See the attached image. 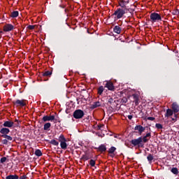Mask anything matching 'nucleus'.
<instances>
[{
	"label": "nucleus",
	"instance_id": "1",
	"mask_svg": "<svg viewBox=\"0 0 179 179\" xmlns=\"http://www.w3.org/2000/svg\"><path fill=\"white\" fill-rule=\"evenodd\" d=\"M12 103L14 107H16L17 108L26 107V106H27V100L26 99H17L15 101H13Z\"/></svg>",
	"mask_w": 179,
	"mask_h": 179
},
{
	"label": "nucleus",
	"instance_id": "2",
	"mask_svg": "<svg viewBox=\"0 0 179 179\" xmlns=\"http://www.w3.org/2000/svg\"><path fill=\"white\" fill-rule=\"evenodd\" d=\"M130 143L133 146L139 148H144L145 144L142 143V136L138 137V138L132 139Z\"/></svg>",
	"mask_w": 179,
	"mask_h": 179
},
{
	"label": "nucleus",
	"instance_id": "3",
	"mask_svg": "<svg viewBox=\"0 0 179 179\" xmlns=\"http://www.w3.org/2000/svg\"><path fill=\"white\" fill-rule=\"evenodd\" d=\"M150 21L152 23L156 22L162 21V16L157 13H152L150 15Z\"/></svg>",
	"mask_w": 179,
	"mask_h": 179
},
{
	"label": "nucleus",
	"instance_id": "4",
	"mask_svg": "<svg viewBox=\"0 0 179 179\" xmlns=\"http://www.w3.org/2000/svg\"><path fill=\"white\" fill-rule=\"evenodd\" d=\"M85 115V112L80 109L76 110L73 113V117L76 120H80V118H83Z\"/></svg>",
	"mask_w": 179,
	"mask_h": 179
},
{
	"label": "nucleus",
	"instance_id": "5",
	"mask_svg": "<svg viewBox=\"0 0 179 179\" xmlns=\"http://www.w3.org/2000/svg\"><path fill=\"white\" fill-rule=\"evenodd\" d=\"M2 138H4L5 139H3L1 141L2 145H9V142H15V139H13V137L6 134V136H3Z\"/></svg>",
	"mask_w": 179,
	"mask_h": 179
},
{
	"label": "nucleus",
	"instance_id": "6",
	"mask_svg": "<svg viewBox=\"0 0 179 179\" xmlns=\"http://www.w3.org/2000/svg\"><path fill=\"white\" fill-rule=\"evenodd\" d=\"M124 13H125V10L122 8H117L113 14V16H116L117 19H121V17L124 16Z\"/></svg>",
	"mask_w": 179,
	"mask_h": 179
},
{
	"label": "nucleus",
	"instance_id": "7",
	"mask_svg": "<svg viewBox=\"0 0 179 179\" xmlns=\"http://www.w3.org/2000/svg\"><path fill=\"white\" fill-rule=\"evenodd\" d=\"M105 82L106 84L104 87H106V89L110 92H114L115 90V86H114V83H113L111 80H106Z\"/></svg>",
	"mask_w": 179,
	"mask_h": 179
},
{
	"label": "nucleus",
	"instance_id": "8",
	"mask_svg": "<svg viewBox=\"0 0 179 179\" xmlns=\"http://www.w3.org/2000/svg\"><path fill=\"white\" fill-rule=\"evenodd\" d=\"M152 138V133L149 132L145 134L143 137H141V143H148L149 142V139Z\"/></svg>",
	"mask_w": 179,
	"mask_h": 179
},
{
	"label": "nucleus",
	"instance_id": "9",
	"mask_svg": "<svg viewBox=\"0 0 179 179\" xmlns=\"http://www.w3.org/2000/svg\"><path fill=\"white\" fill-rule=\"evenodd\" d=\"M13 29H15V26L12 25L11 24H6L3 27V31L6 32L12 31Z\"/></svg>",
	"mask_w": 179,
	"mask_h": 179
},
{
	"label": "nucleus",
	"instance_id": "10",
	"mask_svg": "<svg viewBox=\"0 0 179 179\" xmlns=\"http://www.w3.org/2000/svg\"><path fill=\"white\" fill-rule=\"evenodd\" d=\"M10 132V130L8 128L3 127L0 129V134H1V137L3 138V136L8 135Z\"/></svg>",
	"mask_w": 179,
	"mask_h": 179
},
{
	"label": "nucleus",
	"instance_id": "11",
	"mask_svg": "<svg viewBox=\"0 0 179 179\" xmlns=\"http://www.w3.org/2000/svg\"><path fill=\"white\" fill-rule=\"evenodd\" d=\"M43 122H47V121H54V120H55V115H45L43 117Z\"/></svg>",
	"mask_w": 179,
	"mask_h": 179
},
{
	"label": "nucleus",
	"instance_id": "12",
	"mask_svg": "<svg viewBox=\"0 0 179 179\" xmlns=\"http://www.w3.org/2000/svg\"><path fill=\"white\" fill-rule=\"evenodd\" d=\"M145 128L143 127L142 125H136L135 127H134V130L135 131H138V134L140 135H142V133L143 132H145Z\"/></svg>",
	"mask_w": 179,
	"mask_h": 179
},
{
	"label": "nucleus",
	"instance_id": "13",
	"mask_svg": "<svg viewBox=\"0 0 179 179\" xmlns=\"http://www.w3.org/2000/svg\"><path fill=\"white\" fill-rule=\"evenodd\" d=\"M14 124L15 123L13 121H6L3 122V127H4V128H12Z\"/></svg>",
	"mask_w": 179,
	"mask_h": 179
},
{
	"label": "nucleus",
	"instance_id": "14",
	"mask_svg": "<svg viewBox=\"0 0 179 179\" xmlns=\"http://www.w3.org/2000/svg\"><path fill=\"white\" fill-rule=\"evenodd\" d=\"M95 149L98 152H101V153H104V152H106V150H107V147H106V145L104 144H101L98 148H95Z\"/></svg>",
	"mask_w": 179,
	"mask_h": 179
},
{
	"label": "nucleus",
	"instance_id": "15",
	"mask_svg": "<svg viewBox=\"0 0 179 179\" xmlns=\"http://www.w3.org/2000/svg\"><path fill=\"white\" fill-rule=\"evenodd\" d=\"M172 110L175 114H177L179 111V106L177 102H174L172 103Z\"/></svg>",
	"mask_w": 179,
	"mask_h": 179
},
{
	"label": "nucleus",
	"instance_id": "16",
	"mask_svg": "<svg viewBox=\"0 0 179 179\" xmlns=\"http://www.w3.org/2000/svg\"><path fill=\"white\" fill-rule=\"evenodd\" d=\"M132 97L134 99V103H135L136 106L139 105V95L138 94H133Z\"/></svg>",
	"mask_w": 179,
	"mask_h": 179
},
{
	"label": "nucleus",
	"instance_id": "17",
	"mask_svg": "<svg viewBox=\"0 0 179 179\" xmlns=\"http://www.w3.org/2000/svg\"><path fill=\"white\" fill-rule=\"evenodd\" d=\"M128 3H129V0H127V1L121 0L119 1V6H120L121 8H127V5H128Z\"/></svg>",
	"mask_w": 179,
	"mask_h": 179
},
{
	"label": "nucleus",
	"instance_id": "18",
	"mask_svg": "<svg viewBox=\"0 0 179 179\" xmlns=\"http://www.w3.org/2000/svg\"><path fill=\"white\" fill-rule=\"evenodd\" d=\"M114 33H116V34H121V31H122V28L120 27V26L116 25L113 28Z\"/></svg>",
	"mask_w": 179,
	"mask_h": 179
},
{
	"label": "nucleus",
	"instance_id": "19",
	"mask_svg": "<svg viewBox=\"0 0 179 179\" xmlns=\"http://www.w3.org/2000/svg\"><path fill=\"white\" fill-rule=\"evenodd\" d=\"M115 150H117V148L114 146H112L110 147V148L108 149V153H109V155H111V157H114V156H115V155H114V152H115Z\"/></svg>",
	"mask_w": 179,
	"mask_h": 179
},
{
	"label": "nucleus",
	"instance_id": "20",
	"mask_svg": "<svg viewBox=\"0 0 179 179\" xmlns=\"http://www.w3.org/2000/svg\"><path fill=\"white\" fill-rule=\"evenodd\" d=\"M101 106V103H100V101H96L91 105V108L92 110H94V108H97V107H100Z\"/></svg>",
	"mask_w": 179,
	"mask_h": 179
},
{
	"label": "nucleus",
	"instance_id": "21",
	"mask_svg": "<svg viewBox=\"0 0 179 179\" xmlns=\"http://www.w3.org/2000/svg\"><path fill=\"white\" fill-rule=\"evenodd\" d=\"M90 159H92V157L89 156V154L86 153L85 155H83L81 157V160H84V162H86L89 160Z\"/></svg>",
	"mask_w": 179,
	"mask_h": 179
},
{
	"label": "nucleus",
	"instance_id": "22",
	"mask_svg": "<svg viewBox=\"0 0 179 179\" xmlns=\"http://www.w3.org/2000/svg\"><path fill=\"white\" fill-rule=\"evenodd\" d=\"M173 113H174V111L173 110L167 109L166 113L165 114V117H171V115H173Z\"/></svg>",
	"mask_w": 179,
	"mask_h": 179
},
{
	"label": "nucleus",
	"instance_id": "23",
	"mask_svg": "<svg viewBox=\"0 0 179 179\" xmlns=\"http://www.w3.org/2000/svg\"><path fill=\"white\" fill-rule=\"evenodd\" d=\"M6 179H19V176H17V174H14V175H8L6 177Z\"/></svg>",
	"mask_w": 179,
	"mask_h": 179
},
{
	"label": "nucleus",
	"instance_id": "24",
	"mask_svg": "<svg viewBox=\"0 0 179 179\" xmlns=\"http://www.w3.org/2000/svg\"><path fill=\"white\" fill-rule=\"evenodd\" d=\"M104 87H103V85L99 87L98 90H97V93L98 94H99V96H101L103 94V92H104Z\"/></svg>",
	"mask_w": 179,
	"mask_h": 179
},
{
	"label": "nucleus",
	"instance_id": "25",
	"mask_svg": "<svg viewBox=\"0 0 179 179\" xmlns=\"http://www.w3.org/2000/svg\"><path fill=\"white\" fill-rule=\"evenodd\" d=\"M61 148L63 149V150H66V148H68V145L66 144V141H63L60 143Z\"/></svg>",
	"mask_w": 179,
	"mask_h": 179
},
{
	"label": "nucleus",
	"instance_id": "26",
	"mask_svg": "<svg viewBox=\"0 0 179 179\" xmlns=\"http://www.w3.org/2000/svg\"><path fill=\"white\" fill-rule=\"evenodd\" d=\"M10 17L15 18L19 16V11H13L10 15Z\"/></svg>",
	"mask_w": 179,
	"mask_h": 179
},
{
	"label": "nucleus",
	"instance_id": "27",
	"mask_svg": "<svg viewBox=\"0 0 179 179\" xmlns=\"http://www.w3.org/2000/svg\"><path fill=\"white\" fill-rule=\"evenodd\" d=\"M50 128H51V123L50 122L45 123L43 126L44 131H48Z\"/></svg>",
	"mask_w": 179,
	"mask_h": 179
},
{
	"label": "nucleus",
	"instance_id": "28",
	"mask_svg": "<svg viewBox=\"0 0 179 179\" xmlns=\"http://www.w3.org/2000/svg\"><path fill=\"white\" fill-rule=\"evenodd\" d=\"M153 155L152 154H148L147 157V160L149 162L150 164H152V162H153Z\"/></svg>",
	"mask_w": 179,
	"mask_h": 179
},
{
	"label": "nucleus",
	"instance_id": "29",
	"mask_svg": "<svg viewBox=\"0 0 179 179\" xmlns=\"http://www.w3.org/2000/svg\"><path fill=\"white\" fill-rule=\"evenodd\" d=\"M58 141L59 142L62 143V142H66V138H65V136H64L63 134H61L59 136V138H58Z\"/></svg>",
	"mask_w": 179,
	"mask_h": 179
},
{
	"label": "nucleus",
	"instance_id": "30",
	"mask_svg": "<svg viewBox=\"0 0 179 179\" xmlns=\"http://www.w3.org/2000/svg\"><path fill=\"white\" fill-rule=\"evenodd\" d=\"M171 171L173 174H175V176H178V174L179 173L178 169L176 167L172 168L171 169Z\"/></svg>",
	"mask_w": 179,
	"mask_h": 179
},
{
	"label": "nucleus",
	"instance_id": "31",
	"mask_svg": "<svg viewBox=\"0 0 179 179\" xmlns=\"http://www.w3.org/2000/svg\"><path fill=\"white\" fill-rule=\"evenodd\" d=\"M108 104H110V106H115V100L113 98H109L108 99Z\"/></svg>",
	"mask_w": 179,
	"mask_h": 179
},
{
	"label": "nucleus",
	"instance_id": "32",
	"mask_svg": "<svg viewBox=\"0 0 179 179\" xmlns=\"http://www.w3.org/2000/svg\"><path fill=\"white\" fill-rule=\"evenodd\" d=\"M49 143H50V145H53V146H58L59 145V143L58 141H57L56 140H51Z\"/></svg>",
	"mask_w": 179,
	"mask_h": 179
},
{
	"label": "nucleus",
	"instance_id": "33",
	"mask_svg": "<svg viewBox=\"0 0 179 179\" xmlns=\"http://www.w3.org/2000/svg\"><path fill=\"white\" fill-rule=\"evenodd\" d=\"M34 155L38 156V157H40L41 156H43V152H41V150L38 149L35 150Z\"/></svg>",
	"mask_w": 179,
	"mask_h": 179
},
{
	"label": "nucleus",
	"instance_id": "34",
	"mask_svg": "<svg viewBox=\"0 0 179 179\" xmlns=\"http://www.w3.org/2000/svg\"><path fill=\"white\" fill-rule=\"evenodd\" d=\"M51 75H52V72L50 71H45L43 73V76H51Z\"/></svg>",
	"mask_w": 179,
	"mask_h": 179
},
{
	"label": "nucleus",
	"instance_id": "35",
	"mask_svg": "<svg viewBox=\"0 0 179 179\" xmlns=\"http://www.w3.org/2000/svg\"><path fill=\"white\" fill-rule=\"evenodd\" d=\"M120 103H122V104H127V103H128V99H127V97H123L121 99Z\"/></svg>",
	"mask_w": 179,
	"mask_h": 179
},
{
	"label": "nucleus",
	"instance_id": "36",
	"mask_svg": "<svg viewBox=\"0 0 179 179\" xmlns=\"http://www.w3.org/2000/svg\"><path fill=\"white\" fill-rule=\"evenodd\" d=\"M90 165L91 166V167H94V166H96V161L94 159H90Z\"/></svg>",
	"mask_w": 179,
	"mask_h": 179
},
{
	"label": "nucleus",
	"instance_id": "37",
	"mask_svg": "<svg viewBox=\"0 0 179 179\" xmlns=\"http://www.w3.org/2000/svg\"><path fill=\"white\" fill-rule=\"evenodd\" d=\"M155 127L157 129H163V125H162V124L160 123H157L155 124Z\"/></svg>",
	"mask_w": 179,
	"mask_h": 179
},
{
	"label": "nucleus",
	"instance_id": "38",
	"mask_svg": "<svg viewBox=\"0 0 179 179\" xmlns=\"http://www.w3.org/2000/svg\"><path fill=\"white\" fill-rule=\"evenodd\" d=\"M6 160H8V158H6V157H3L0 159V163L3 164V163H5V162H6Z\"/></svg>",
	"mask_w": 179,
	"mask_h": 179
},
{
	"label": "nucleus",
	"instance_id": "39",
	"mask_svg": "<svg viewBox=\"0 0 179 179\" xmlns=\"http://www.w3.org/2000/svg\"><path fill=\"white\" fill-rule=\"evenodd\" d=\"M103 127L104 124H99L96 128L97 131H101V129L103 128Z\"/></svg>",
	"mask_w": 179,
	"mask_h": 179
},
{
	"label": "nucleus",
	"instance_id": "40",
	"mask_svg": "<svg viewBox=\"0 0 179 179\" xmlns=\"http://www.w3.org/2000/svg\"><path fill=\"white\" fill-rule=\"evenodd\" d=\"M34 27H36V25H29L27 29L28 30H34Z\"/></svg>",
	"mask_w": 179,
	"mask_h": 179
},
{
	"label": "nucleus",
	"instance_id": "41",
	"mask_svg": "<svg viewBox=\"0 0 179 179\" xmlns=\"http://www.w3.org/2000/svg\"><path fill=\"white\" fill-rule=\"evenodd\" d=\"M18 179H27V176H26L25 174H23L22 176L19 177Z\"/></svg>",
	"mask_w": 179,
	"mask_h": 179
},
{
	"label": "nucleus",
	"instance_id": "42",
	"mask_svg": "<svg viewBox=\"0 0 179 179\" xmlns=\"http://www.w3.org/2000/svg\"><path fill=\"white\" fill-rule=\"evenodd\" d=\"M172 15H178V9L174 10L172 12Z\"/></svg>",
	"mask_w": 179,
	"mask_h": 179
},
{
	"label": "nucleus",
	"instance_id": "43",
	"mask_svg": "<svg viewBox=\"0 0 179 179\" xmlns=\"http://www.w3.org/2000/svg\"><path fill=\"white\" fill-rule=\"evenodd\" d=\"M55 124H57V122H61V120H59V118H55V120H53Z\"/></svg>",
	"mask_w": 179,
	"mask_h": 179
},
{
	"label": "nucleus",
	"instance_id": "44",
	"mask_svg": "<svg viewBox=\"0 0 179 179\" xmlns=\"http://www.w3.org/2000/svg\"><path fill=\"white\" fill-rule=\"evenodd\" d=\"M147 120H148V121H155V118L154 117H148Z\"/></svg>",
	"mask_w": 179,
	"mask_h": 179
},
{
	"label": "nucleus",
	"instance_id": "45",
	"mask_svg": "<svg viewBox=\"0 0 179 179\" xmlns=\"http://www.w3.org/2000/svg\"><path fill=\"white\" fill-rule=\"evenodd\" d=\"M172 121H177V114L175 113V117H172Z\"/></svg>",
	"mask_w": 179,
	"mask_h": 179
},
{
	"label": "nucleus",
	"instance_id": "46",
	"mask_svg": "<svg viewBox=\"0 0 179 179\" xmlns=\"http://www.w3.org/2000/svg\"><path fill=\"white\" fill-rule=\"evenodd\" d=\"M127 117H128L129 120H132V115H129L127 116Z\"/></svg>",
	"mask_w": 179,
	"mask_h": 179
},
{
	"label": "nucleus",
	"instance_id": "47",
	"mask_svg": "<svg viewBox=\"0 0 179 179\" xmlns=\"http://www.w3.org/2000/svg\"><path fill=\"white\" fill-rule=\"evenodd\" d=\"M15 122H17V124H19V120L17 119H15Z\"/></svg>",
	"mask_w": 179,
	"mask_h": 179
},
{
	"label": "nucleus",
	"instance_id": "48",
	"mask_svg": "<svg viewBox=\"0 0 179 179\" xmlns=\"http://www.w3.org/2000/svg\"><path fill=\"white\" fill-rule=\"evenodd\" d=\"M80 146H83V143H79Z\"/></svg>",
	"mask_w": 179,
	"mask_h": 179
},
{
	"label": "nucleus",
	"instance_id": "49",
	"mask_svg": "<svg viewBox=\"0 0 179 179\" xmlns=\"http://www.w3.org/2000/svg\"><path fill=\"white\" fill-rule=\"evenodd\" d=\"M68 10V9H65L64 10V12L66 13V11Z\"/></svg>",
	"mask_w": 179,
	"mask_h": 179
},
{
	"label": "nucleus",
	"instance_id": "50",
	"mask_svg": "<svg viewBox=\"0 0 179 179\" xmlns=\"http://www.w3.org/2000/svg\"><path fill=\"white\" fill-rule=\"evenodd\" d=\"M2 33H3V31H0V34H2Z\"/></svg>",
	"mask_w": 179,
	"mask_h": 179
},
{
	"label": "nucleus",
	"instance_id": "51",
	"mask_svg": "<svg viewBox=\"0 0 179 179\" xmlns=\"http://www.w3.org/2000/svg\"><path fill=\"white\" fill-rule=\"evenodd\" d=\"M178 15H179V10H178Z\"/></svg>",
	"mask_w": 179,
	"mask_h": 179
}]
</instances>
